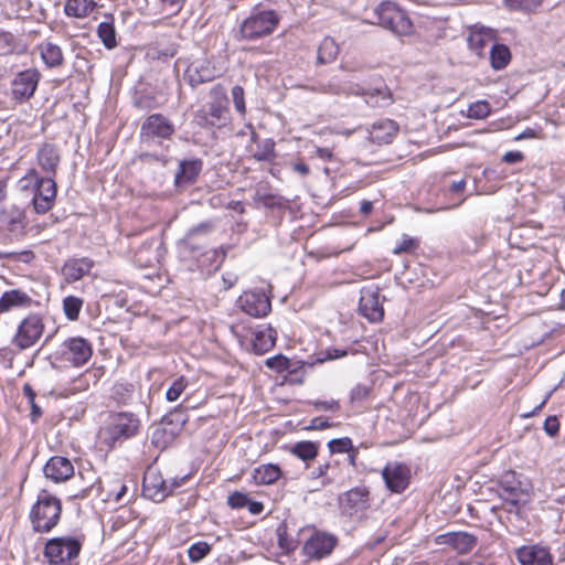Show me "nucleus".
I'll return each instance as SVG.
<instances>
[{"label":"nucleus","instance_id":"1","mask_svg":"<svg viewBox=\"0 0 565 565\" xmlns=\"http://www.w3.org/2000/svg\"><path fill=\"white\" fill-rule=\"evenodd\" d=\"M139 428L140 419L134 413H111L106 424L99 429L98 438L102 445L114 449L125 440L135 437Z\"/></svg>","mask_w":565,"mask_h":565},{"label":"nucleus","instance_id":"2","mask_svg":"<svg viewBox=\"0 0 565 565\" xmlns=\"http://www.w3.org/2000/svg\"><path fill=\"white\" fill-rule=\"evenodd\" d=\"M371 24L379 25L396 36H407L414 32V25L407 14L397 3L383 1L373 9Z\"/></svg>","mask_w":565,"mask_h":565},{"label":"nucleus","instance_id":"3","mask_svg":"<svg viewBox=\"0 0 565 565\" xmlns=\"http://www.w3.org/2000/svg\"><path fill=\"white\" fill-rule=\"evenodd\" d=\"M61 501L49 491H41L30 511L32 527L38 533H49L61 519Z\"/></svg>","mask_w":565,"mask_h":565},{"label":"nucleus","instance_id":"4","mask_svg":"<svg viewBox=\"0 0 565 565\" xmlns=\"http://www.w3.org/2000/svg\"><path fill=\"white\" fill-rule=\"evenodd\" d=\"M92 354V345L86 339L73 337L63 341L50 359L52 365L56 367H79L89 361Z\"/></svg>","mask_w":565,"mask_h":565},{"label":"nucleus","instance_id":"5","mask_svg":"<svg viewBox=\"0 0 565 565\" xmlns=\"http://www.w3.org/2000/svg\"><path fill=\"white\" fill-rule=\"evenodd\" d=\"M280 21L278 12L271 8H255L248 18L241 24V35L245 40L254 41L271 34Z\"/></svg>","mask_w":565,"mask_h":565},{"label":"nucleus","instance_id":"6","mask_svg":"<svg viewBox=\"0 0 565 565\" xmlns=\"http://www.w3.org/2000/svg\"><path fill=\"white\" fill-rule=\"evenodd\" d=\"M82 550V541L75 536L50 539L44 546V557L50 565H73Z\"/></svg>","mask_w":565,"mask_h":565},{"label":"nucleus","instance_id":"7","mask_svg":"<svg viewBox=\"0 0 565 565\" xmlns=\"http://www.w3.org/2000/svg\"><path fill=\"white\" fill-rule=\"evenodd\" d=\"M499 497L511 508L519 509L522 503H525L531 494V486L529 482L522 480L521 476L515 471H505L499 479Z\"/></svg>","mask_w":565,"mask_h":565},{"label":"nucleus","instance_id":"8","mask_svg":"<svg viewBox=\"0 0 565 565\" xmlns=\"http://www.w3.org/2000/svg\"><path fill=\"white\" fill-rule=\"evenodd\" d=\"M211 103L206 110L200 111L196 117L200 118L199 124L211 127H222L228 120V99L226 90L220 86H214L211 92Z\"/></svg>","mask_w":565,"mask_h":565},{"label":"nucleus","instance_id":"9","mask_svg":"<svg viewBox=\"0 0 565 565\" xmlns=\"http://www.w3.org/2000/svg\"><path fill=\"white\" fill-rule=\"evenodd\" d=\"M28 177L35 180L32 198L33 209L38 214H45L55 203L56 183L52 178L40 177L35 169H31Z\"/></svg>","mask_w":565,"mask_h":565},{"label":"nucleus","instance_id":"10","mask_svg":"<svg viewBox=\"0 0 565 565\" xmlns=\"http://www.w3.org/2000/svg\"><path fill=\"white\" fill-rule=\"evenodd\" d=\"M306 88L313 93L347 97L351 96V94H359L362 92V86L360 84L337 75L319 79L312 85L306 86Z\"/></svg>","mask_w":565,"mask_h":565},{"label":"nucleus","instance_id":"11","mask_svg":"<svg viewBox=\"0 0 565 565\" xmlns=\"http://www.w3.org/2000/svg\"><path fill=\"white\" fill-rule=\"evenodd\" d=\"M236 305L243 312L255 318L265 317L271 310L269 296L259 288L244 291L236 300Z\"/></svg>","mask_w":565,"mask_h":565},{"label":"nucleus","instance_id":"12","mask_svg":"<svg viewBox=\"0 0 565 565\" xmlns=\"http://www.w3.org/2000/svg\"><path fill=\"white\" fill-rule=\"evenodd\" d=\"M220 74L214 63L206 56L190 61L183 73L184 81L191 86L196 87L203 83L213 81Z\"/></svg>","mask_w":565,"mask_h":565},{"label":"nucleus","instance_id":"13","mask_svg":"<svg viewBox=\"0 0 565 565\" xmlns=\"http://www.w3.org/2000/svg\"><path fill=\"white\" fill-rule=\"evenodd\" d=\"M43 330L44 326L42 319L38 315H30L19 324L12 343L19 350L29 349L39 341Z\"/></svg>","mask_w":565,"mask_h":565},{"label":"nucleus","instance_id":"14","mask_svg":"<svg viewBox=\"0 0 565 565\" xmlns=\"http://www.w3.org/2000/svg\"><path fill=\"white\" fill-rule=\"evenodd\" d=\"M41 74L36 68H28L19 72L11 82V95L18 103H24L33 97Z\"/></svg>","mask_w":565,"mask_h":565},{"label":"nucleus","instance_id":"15","mask_svg":"<svg viewBox=\"0 0 565 565\" xmlns=\"http://www.w3.org/2000/svg\"><path fill=\"white\" fill-rule=\"evenodd\" d=\"M185 253L194 262V264L190 266L191 270H199L203 275H211L221 267L226 257L227 248L222 246L220 248L201 250L198 246L196 254Z\"/></svg>","mask_w":565,"mask_h":565},{"label":"nucleus","instance_id":"16","mask_svg":"<svg viewBox=\"0 0 565 565\" xmlns=\"http://www.w3.org/2000/svg\"><path fill=\"white\" fill-rule=\"evenodd\" d=\"M338 543L335 535L315 531L305 542L302 552L310 559H322L331 554Z\"/></svg>","mask_w":565,"mask_h":565},{"label":"nucleus","instance_id":"17","mask_svg":"<svg viewBox=\"0 0 565 565\" xmlns=\"http://www.w3.org/2000/svg\"><path fill=\"white\" fill-rule=\"evenodd\" d=\"M340 508L345 515H356L370 507V491L364 486L352 488L339 498Z\"/></svg>","mask_w":565,"mask_h":565},{"label":"nucleus","instance_id":"18","mask_svg":"<svg viewBox=\"0 0 565 565\" xmlns=\"http://www.w3.org/2000/svg\"><path fill=\"white\" fill-rule=\"evenodd\" d=\"M359 310L371 322H379L384 317V309L380 302V288L367 286L361 289Z\"/></svg>","mask_w":565,"mask_h":565},{"label":"nucleus","instance_id":"19","mask_svg":"<svg viewBox=\"0 0 565 565\" xmlns=\"http://www.w3.org/2000/svg\"><path fill=\"white\" fill-rule=\"evenodd\" d=\"M386 488L394 493H402L409 484L411 470L401 462H388L382 470Z\"/></svg>","mask_w":565,"mask_h":565},{"label":"nucleus","instance_id":"20","mask_svg":"<svg viewBox=\"0 0 565 565\" xmlns=\"http://www.w3.org/2000/svg\"><path fill=\"white\" fill-rule=\"evenodd\" d=\"M175 129L173 124L162 114H152L141 126V135L147 138L169 139Z\"/></svg>","mask_w":565,"mask_h":565},{"label":"nucleus","instance_id":"21","mask_svg":"<svg viewBox=\"0 0 565 565\" xmlns=\"http://www.w3.org/2000/svg\"><path fill=\"white\" fill-rule=\"evenodd\" d=\"M36 162L41 170L46 174L45 178L54 179L61 162V153L57 146L50 142H45L40 146L36 151Z\"/></svg>","mask_w":565,"mask_h":565},{"label":"nucleus","instance_id":"22","mask_svg":"<svg viewBox=\"0 0 565 565\" xmlns=\"http://www.w3.org/2000/svg\"><path fill=\"white\" fill-rule=\"evenodd\" d=\"M515 556L521 565H554L548 548L536 544L519 547Z\"/></svg>","mask_w":565,"mask_h":565},{"label":"nucleus","instance_id":"23","mask_svg":"<svg viewBox=\"0 0 565 565\" xmlns=\"http://www.w3.org/2000/svg\"><path fill=\"white\" fill-rule=\"evenodd\" d=\"M142 487L145 495L154 502H161L170 495V490H167V479L154 470H148L145 473Z\"/></svg>","mask_w":565,"mask_h":565},{"label":"nucleus","instance_id":"24","mask_svg":"<svg viewBox=\"0 0 565 565\" xmlns=\"http://www.w3.org/2000/svg\"><path fill=\"white\" fill-rule=\"evenodd\" d=\"M43 471L46 478L54 482H62L74 475V467L68 458L54 456L49 459Z\"/></svg>","mask_w":565,"mask_h":565},{"label":"nucleus","instance_id":"25","mask_svg":"<svg viewBox=\"0 0 565 565\" xmlns=\"http://www.w3.org/2000/svg\"><path fill=\"white\" fill-rule=\"evenodd\" d=\"M438 544H447L460 554L469 553L477 545V537L467 532H448L437 537Z\"/></svg>","mask_w":565,"mask_h":565},{"label":"nucleus","instance_id":"26","mask_svg":"<svg viewBox=\"0 0 565 565\" xmlns=\"http://www.w3.org/2000/svg\"><path fill=\"white\" fill-rule=\"evenodd\" d=\"M203 168V161L199 158L181 160L179 170L174 177L177 186L189 185L196 181Z\"/></svg>","mask_w":565,"mask_h":565},{"label":"nucleus","instance_id":"27","mask_svg":"<svg viewBox=\"0 0 565 565\" xmlns=\"http://www.w3.org/2000/svg\"><path fill=\"white\" fill-rule=\"evenodd\" d=\"M398 131L397 124L392 119H380L367 129L369 139L377 143H390Z\"/></svg>","mask_w":565,"mask_h":565},{"label":"nucleus","instance_id":"28","mask_svg":"<svg viewBox=\"0 0 565 565\" xmlns=\"http://www.w3.org/2000/svg\"><path fill=\"white\" fill-rule=\"evenodd\" d=\"M94 262L88 257L71 258L62 267V274L67 282H74L89 274Z\"/></svg>","mask_w":565,"mask_h":565},{"label":"nucleus","instance_id":"29","mask_svg":"<svg viewBox=\"0 0 565 565\" xmlns=\"http://www.w3.org/2000/svg\"><path fill=\"white\" fill-rule=\"evenodd\" d=\"M35 49L47 68H60L64 65V54L60 45L46 40L39 43Z\"/></svg>","mask_w":565,"mask_h":565},{"label":"nucleus","instance_id":"30","mask_svg":"<svg viewBox=\"0 0 565 565\" xmlns=\"http://www.w3.org/2000/svg\"><path fill=\"white\" fill-rule=\"evenodd\" d=\"M250 342L256 354H264L274 348L276 331L270 326H258L252 332Z\"/></svg>","mask_w":565,"mask_h":565},{"label":"nucleus","instance_id":"31","mask_svg":"<svg viewBox=\"0 0 565 565\" xmlns=\"http://www.w3.org/2000/svg\"><path fill=\"white\" fill-rule=\"evenodd\" d=\"M469 49L478 56H483L487 49L493 45V34L489 29H473L468 36Z\"/></svg>","mask_w":565,"mask_h":565},{"label":"nucleus","instance_id":"32","mask_svg":"<svg viewBox=\"0 0 565 565\" xmlns=\"http://www.w3.org/2000/svg\"><path fill=\"white\" fill-rule=\"evenodd\" d=\"M32 303V298L20 289L4 291L0 297V315L14 308H25Z\"/></svg>","mask_w":565,"mask_h":565},{"label":"nucleus","instance_id":"33","mask_svg":"<svg viewBox=\"0 0 565 565\" xmlns=\"http://www.w3.org/2000/svg\"><path fill=\"white\" fill-rule=\"evenodd\" d=\"M186 422L188 415L185 413V409L181 405L166 414L161 420L162 425L166 426L163 428L164 431H167V427L170 426L169 435L171 437H174L179 431H181Z\"/></svg>","mask_w":565,"mask_h":565},{"label":"nucleus","instance_id":"34","mask_svg":"<svg viewBox=\"0 0 565 565\" xmlns=\"http://www.w3.org/2000/svg\"><path fill=\"white\" fill-rule=\"evenodd\" d=\"M97 35L107 50H113L117 46V34L114 25V17L111 14H107L105 21L98 24Z\"/></svg>","mask_w":565,"mask_h":565},{"label":"nucleus","instance_id":"35","mask_svg":"<svg viewBox=\"0 0 565 565\" xmlns=\"http://www.w3.org/2000/svg\"><path fill=\"white\" fill-rule=\"evenodd\" d=\"M96 6L94 0H66L64 12L67 17L83 19L89 15Z\"/></svg>","mask_w":565,"mask_h":565},{"label":"nucleus","instance_id":"36","mask_svg":"<svg viewBox=\"0 0 565 565\" xmlns=\"http://www.w3.org/2000/svg\"><path fill=\"white\" fill-rule=\"evenodd\" d=\"M281 470L277 465H260L253 471V479L257 484H271L279 479Z\"/></svg>","mask_w":565,"mask_h":565},{"label":"nucleus","instance_id":"37","mask_svg":"<svg viewBox=\"0 0 565 565\" xmlns=\"http://www.w3.org/2000/svg\"><path fill=\"white\" fill-rule=\"evenodd\" d=\"M354 96H363L364 102L372 106H386L391 103V94L386 87L365 89L362 87V92L359 94H353Z\"/></svg>","mask_w":565,"mask_h":565},{"label":"nucleus","instance_id":"38","mask_svg":"<svg viewBox=\"0 0 565 565\" xmlns=\"http://www.w3.org/2000/svg\"><path fill=\"white\" fill-rule=\"evenodd\" d=\"M339 52L340 49L334 39L326 36L318 47L317 63L322 65L332 63L339 55Z\"/></svg>","mask_w":565,"mask_h":565},{"label":"nucleus","instance_id":"39","mask_svg":"<svg viewBox=\"0 0 565 565\" xmlns=\"http://www.w3.org/2000/svg\"><path fill=\"white\" fill-rule=\"evenodd\" d=\"M214 230V223L211 221L202 222L192 228L189 230L186 236L184 238L185 250L188 253L196 254L198 245L195 244V238L200 235H205L211 233Z\"/></svg>","mask_w":565,"mask_h":565},{"label":"nucleus","instance_id":"40","mask_svg":"<svg viewBox=\"0 0 565 565\" xmlns=\"http://www.w3.org/2000/svg\"><path fill=\"white\" fill-rule=\"evenodd\" d=\"M490 53V63L494 70H503L510 63L511 53L507 45L493 43Z\"/></svg>","mask_w":565,"mask_h":565},{"label":"nucleus","instance_id":"41","mask_svg":"<svg viewBox=\"0 0 565 565\" xmlns=\"http://www.w3.org/2000/svg\"><path fill=\"white\" fill-rule=\"evenodd\" d=\"M291 454L303 461L312 460L318 455V445L310 440L298 441L292 446Z\"/></svg>","mask_w":565,"mask_h":565},{"label":"nucleus","instance_id":"42","mask_svg":"<svg viewBox=\"0 0 565 565\" xmlns=\"http://www.w3.org/2000/svg\"><path fill=\"white\" fill-rule=\"evenodd\" d=\"M190 385V381L184 375H179L174 379H172L169 387L166 392V399L168 402H175L178 401L181 395L185 392L188 386Z\"/></svg>","mask_w":565,"mask_h":565},{"label":"nucleus","instance_id":"43","mask_svg":"<svg viewBox=\"0 0 565 565\" xmlns=\"http://www.w3.org/2000/svg\"><path fill=\"white\" fill-rule=\"evenodd\" d=\"M100 481L98 480V478L93 476L88 484L75 491L73 494H71L70 498L74 500H84L92 495L98 497L100 494Z\"/></svg>","mask_w":565,"mask_h":565},{"label":"nucleus","instance_id":"44","mask_svg":"<svg viewBox=\"0 0 565 565\" xmlns=\"http://www.w3.org/2000/svg\"><path fill=\"white\" fill-rule=\"evenodd\" d=\"M276 157L275 153V141L270 138L265 139L257 146V150L254 152V158L257 161H273Z\"/></svg>","mask_w":565,"mask_h":565},{"label":"nucleus","instance_id":"45","mask_svg":"<svg viewBox=\"0 0 565 565\" xmlns=\"http://www.w3.org/2000/svg\"><path fill=\"white\" fill-rule=\"evenodd\" d=\"M543 0H504L510 10L531 13L541 7Z\"/></svg>","mask_w":565,"mask_h":565},{"label":"nucleus","instance_id":"46","mask_svg":"<svg viewBox=\"0 0 565 565\" xmlns=\"http://www.w3.org/2000/svg\"><path fill=\"white\" fill-rule=\"evenodd\" d=\"M83 306V300L75 296H68L63 300V309L65 316L68 320H77L81 309Z\"/></svg>","mask_w":565,"mask_h":565},{"label":"nucleus","instance_id":"47","mask_svg":"<svg viewBox=\"0 0 565 565\" xmlns=\"http://www.w3.org/2000/svg\"><path fill=\"white\" fill-rule=\"evenodd\" d=\"M491 107L487 100H477L469 105L467 117L472 119H484L490 115Z\"/></svg>","mask_w":565,"mask_h":565},{"label":"nucleus","instance_id":"48","mask_svg":"<svg viewBox=\"0 0 565 565\" xmlns=\"http://www.w3.org/2000/svg\"><path fill=\"white\" fill-rule=\"evenodd\" d=\"M210 552H211V545L203 541L193 543L188 548L189 558L191 559V562H194V563L203 559Z\"/></svg>","mask_w":565,"mask_h":565},{"label":"nucleus","instance_id":"49","mask_svg":"<svg viewBox=\"0 0 565 565\" xmlns=\"http://www.w3.org/2000/svg\"><path fill=\"white\" fill-rule=\"evenodd\" d=\"M266 366L276 372H291V362L288 358L278 354L266 360Z\"/></svg>","mask_w":565,"mask_h":565},{"label":"nucleus","instance_id":"50","mask_svg":"<svg viewBox=\"0 0 565 565\" xmlns=\"http://www.w3.org/2000/svg\"><path fill=\"white\" fill-rule=\"evenodd\" d=\"M308 405H311L316 411H323L330 413H338L341 408L340 402L333 398L330 399H313L308 401Z\"/></svg>","mask_w":565,"mask_h":565},{"label":"nucleus","instance_id":"51","mask_svg":"<svg viewBox=\"0 0 565 565\" xmlns=\"http://www.w3.org/2000/svg\"><path fill=\"white\" fill-rule=\"evenodd\" d=\"M371 392V387L363 384H356L352 390L350 391V403L352 405L361 404L364 402Z\"/></svg>","mask_w":565,"mask_h":565},{"label":"nucleus","instance_id":"52","mask_svg":"<svg viewBox=\"0 0 565 565\" xmlns=\"http://www.w3.org/2000/svg\"><path fill=\"white\" fill-rule=\"evenodd\" d=\"M328 447L332 454H344L349 452L353 445L349 437H343L330 440Z\"/></svg>","mask_w":565,"mask_h":565},{"label":"nucleus","instance_id":"53","mask_svg":"<svg viewBox=\"0 0 565 565\" xmlns=\"http://www.w3.org/2000/svg\"><path fill=\"white\" fill-rule=\"evenodd\" d=\"M418 241L408 235H403L401 242L395 246L393 253L398 255L416 249L418 247Z\"/></svg>","mask_w":565,"mask_h":565},{"label":"nucleus","instance_id":"54","mask_svg":"<svg viewBox=\"0 0 565 565\" xmlns=\"http://www.w3.org/2000/svg\"><path fill=\"white\" fill-rule=\"evenodd\" d=\"M232 99L235 109L241 114L245 115L246 106H245V99H244V89L239 85H235L232 88Z\"/></svg>","mask_w":565,"mask_h":565},{"label":"nucleus","instance_id":"55","mask_svg":"<svg viewBox=\"0 0 565 565\" xmlns=\"http://www.w3.org/2000/svg\"><path fill=\"white\" fill-rule=\"evenodd\" d=\"M248 503H249V498L247 497V494L239 492V491L233 492L227 498V504L232 509H242V508H245Z\"/></svg>","mask_w":565,"mask_h":565},{"label":"nucleus","instance_id":"56","mask_svg":"<svg viewBox=\"0 0 565 565\" xmlns=\"http://www.w3.org/2000/svg\"><path fill=\"white\" fill-rule=\"evenodd\" d=\"M34 255L31 250H23V252H20V253H15V252H10V253H6V252H0V259H14V260H20V262H23V263H30L32 259H33Z\"/></svg>","mask_w":565,"mask_h":565},{"label":"nucleus","instance_id":"57","mask_svg":"<svg viewBox=\"0 0 565 565\" xmlns=\"http://www.w3.org/2000/svg\"><path fill=\"white\" fill-rule=\"evenodd\" d=\"M15 355L17 352L12 348H0V365L4 369H11Z\"/></svg>","mask_w":565,"mask_h":565},{"label":"nucleus","instance_id":"58","mask_svg":"<svg viewBox=\"0 0 565 565\" xmlns=\"http://www.w3.org/2000/svg\"><path fill=\"white\" fill-rule=\"evenodd\" d=\"M544 431L554 437L559 430V423L556 416H548L544 422Z\"/></svg>","mask_w":565,"mask_h":565},{"label":"nucleus","instance_id":"59","mask_svg":"<svg viewBox=\"0 0 565 565\" xmlns=\"http://www.w3.org/2000/svg\"><path fill=\"white\" fill-rule=\"evenodd\" d=\"M263 203L268 209H275V207H284L286 204V201L278 195L268 194L263 198Z\"/></svg>","mask_w":565,"mask_h":565},{"label":"nucleus","instance_id":"60","mask_svg":"<svg viewBox=\"0 0 565 565\" xmlns=\"http://www.w3.org/2000/svg\"><path fill=\"white\" fill-rule=\"evenodd\" d=\"M332 426V423H330L327 418L323 417H315L310 420L309 426L307 429L309 430H323L327 428H330Z\"/></svg>","mask_w":565,"mask_h":565},{"label":"nucleus","instance_id":"61","mask_svg":"<svg viewBox=\"0 0 565 565\" xmlns=\"http://www.w3.org/2000/svg\"><path fill=\"white\" fill-rule=\"evenodd\" d=\"M188 479L189 476L167 479V490H170V495L173 494L178 488L182 487L188 481Z\"/></svg>","mask_w":565,"mask_h":565},{"label":"nucleus","instance_id":"62","mask_svg":"<svg viewBox=\"0 0 565 565\" xmlns=\"http://www.w3.org/2000/svg\"><path fill=\"white\" fill-rule=\"evenodd\" d=\"M524 160V154L521 151H508L503 154L502 161L505 163H518Z\"/></svg>","mask_w":565,"mask_h":565},{"label":"nucleus","instance_id":"63","mask_svg":"<svg viewBox=\"0 0 565 565\" xmlns=\"http://www.w3.org/2000/svg\"><path fill=\"white\" fill-rule=\"evenodd\" d=\"M291 168L294 172L300 174L301 177H307L310 173L309 166L301 161L292 163Z\"/></svg>","mask_w":565,"mask_h":565},{"label":"nucleus","instance_id":"64","mask_svg":"<svg viewBox=\"0 0 565 565\" xmlns=\"http://www.w3.org/2000/svg\"><path fill=\"white\" fill-rule=\"evenodd\" d=\"M31 413L30 418L32 423H36L39 418L42 416L41 407L34 402H30Z\"/></svg>","mask_w":565,"mask_h":565}]
</instances>
